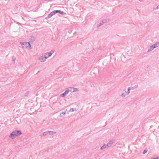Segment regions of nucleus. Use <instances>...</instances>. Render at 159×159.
<instances>
[{
  "label": "nucleus",
  "instance_id": "aec40b11",
  "mask_svg": "<svg viewBox=\"0 0 159 159\" xmlns=\"http://www.w3.org/2000/svg\"><path fill=\"white\" fill-rule=\"evenodd\" d=\"M74 111H76V109L75 108V109H74L73 108H71L70 110H69V112H73Z\"/></svg>",
  "mask_w": 159,
  "mask_h": 159
},
{
  "label": "nucleus",
  "instance_id": "6e6552de",
  "mask_svg": "<svg viewBox=\"0 0 159 159\" xmlns=\"http://www.w3.org/2000/svg\"><path fill=\"white\" fill-rule=\"evenodd\" d=\"M53 15H54L53 14V13H52V11L48 15V16L47 17L45 18V19H46L47 20L48 19L51 17Z\"/></svg>",
  "mask_w": 159,
  "mask_h": 159
},
{
  "label": "nucleus",
  "instance_id": "1a4fd4ad",
  "mask_svg": "<svg viewBox=\"0 0 159 159\" xmlns=\"http://www.w3.org/2000/svg\"><path fill=\"white\" fill-rule=\"evenodd\" d=\"M108 148V145L105 144L102 146V147L100 149L102 150L106 148Z\"/></svg>",
  "mask_w": 159,
  "mask_h": 159
},
{
  "label": "nucleus",
  "instance_id": "39448f33",
  "mask_svg": "<svg viewBox=\"0 0 159 159\" xmlns=\"http://www.w3.org/2000/svg\"><path fill=\"white\" fill-rule=\"evenodd\" d=\"M46 59H47V57L45 55L44 57L43 56L40 57L39 58V60L41 62H44L46 61Z\"/></svg>",
  "mask_w": 159,
  "mask_h": 159
},
{
  "label": "nucleus",
  "instance_id": "0eeeda50",
  "mask_svg": "<svg viewBox=\"0 0 159 159\" xmlns=\"http://www.w3.org/2000/svg\"><path fill=\"white\" fill-rule=\"evenodd\" d=\"M154 47L152 45V46H150L149 48H148V50L147 51V52H150V51L153 50L155 48H154Z\"/></svg>",
  "mask_w": 159,
  "mask_h": 159
},
{
  "label": "nucleus",
  "instance_id": "5701e85b",
  "mask_svg": "<svg viewBox=\"0 0 159 159\" xmlns=\"http://www.w3.org/2000/svg\"><path fill=\"white\" fill-rule=\"evenodd\" d=\"M153 10H156V9H159V5L158 6H157L156 7H153Z\"/></svg>",
  "mask_w": 159,
  "mask_h": 159
},
{
  "label": "nucleus",
  "instance_id": "b1692460",
  "mask_svg": "<svg viewBox=\"0 0 159 159\" xmlns=\"http://www.w3.org/2000/svg\"><path fill=\"white\" fill-rule=\"evenodd\" d=\"M148 151L146 149H144L143 151V154H145L146 153H147V152Z\"/></svg>",
  "mask_w": 159,
  "mask_h": 159
},
{
  "label": "nucleus",
  "instance_id": "f3484780",
  "mask_svg": "<svg viewBox=\"0 0 159 159\" xmlns=\"http://www.w3.org/2000/svg\"><path fill=\"white\" fill-rule=\"evenodd\" d=\"M48 131H46V132H44L43 133V135L44 136H45L46 135H48Z\"/></svg>",
  "mask_w": 159,
  "mask_h": 159
},
{
  "label": "nucleus",
  "instance_id": "7ed1b4c3",
  "mask_svg": "<svg viewBox=\"0 0 159 159\" xmlns=\"http://www.w3.org/2000/svg\"><path fill=\"white\" fill-rule=\"evenodd\" d=\"M69 92V90L67 89L65 92L61 94V96L63 97H65L68 93Z\"/></svg>",
  "mask_w": 159,
  "mask_h": 159
},
{
  "label": "nucleus",
  "instance_id": "393cba45",
  "mask_svg": "<svg viewBox=\"0 0 159 159\" xmlns=\"http://www.w3.org/2000/svg\"><path fill=\"white\" fill-rule=\"evenodd\" d=\"M120 95H121V96L123 97H124L125 96V95L124 94V93H122Z\"/></svg>",
  "mask_w": 159,
  "mask_h": 159
},
{
  "label": "nucleus",
  "instance_id": "bb28decb",
  "mask_svg": "<svg viewBox=\"0 0 159 159\" xmlns=\"http://www.w3.org/2000/svg\"><path fill=\"white\" fill-rule=\"evenodd\" d=\"M12 58L13 59V61H15V57H14H14H13Z\"/></svg>",
  "mask_w": 159,
  "mask_h": 159
},
{
  "label": "nucleus",
  "instance_id": "f8f14e48",
  "mask_svg": "<svg viewBox=\"0 0 159 159\" xmlns=\"http://www.w3.org/2000/svg\"><path fill=\"white\" fill-rule=\"evenodd\" d=\"M58 13L63 15H65L66 14V13L65 12L60 10H58Z\"/></svg>",
  "mask_w": 159,
  "mask_h": 159
},
{
  "label": "nucleus",
  "instance_id": "6ab92c4d",
  "mask_svg": "<svg viewBox=\"0 0 159 159\" xmlns=\"http://www.w3.org/2000/svg\"><path fill=\"white\" fill-rule=\"evenodd\" d=\"M78 89L76 88H73V91H70L72 92H74L76 91H78Z\"/></svg>",
  "mask_w": 159,
  "mask_h": 159
},
{
  "label": "nucleus",
  "instance_id": "cd10ccee",
  "mask_svg": "<svg viewBox=\"0 0 159 159\" xmlns=\"http://www.w3.org/2000/svg\"><path fill=\"white\" fill-rule=\"evenodd\" d=\"M76 32H75L73 34L74 35L75 34H76Z\"/></svg>",
  "mask_w": 159,
  "mask_h": 159
},
{
  "label": "nucleus",
  "instance_id": "4be33fe9",
  "mask_svg": "<svg viewBox=\"0 0 159 159\" xmlns=\"http://www.w3.org/2000/svg\"><path fill=\"white\" fill-rule=\"evenodd\" d=\"M58 10H54L52 11V13H53L54 15H55L58 12Z\"/></svg>",
  "mask_w": 159,
  "mask_h": 159
},
{
  "label": "nucleus",
  "instance_id": "2eb2a0df",
  "mask_svg": "<svg viewBox=\"0 0 159 159\" xmlns=\"http://www.w3.org/2000/svg\"><path fill=\"white\" fill-rule=\"evenodd\" d=\"M66 114V112H63L62 113H60V116L61 117H62L64 116Z\"/></svg>",
  "mask_w": 159,
  "mask_h": 159
},
{
  "label": "nucleus",
  "instance_id": "423d86ee",
  "mask_svg": "<svg viewBox=\"0 0 159 159\" xmlns=\"http://www.w3.org/2000/svg\"><path fill=\"white\" fill-rule=\"evenodd\" d=\"M35 37L33 35H32L31 36L29 39V42H33L35 41Z\"/></svg>",
  "mask_w": 159,
  "mask_h": 159
},
{
  "label": "nucleus",
  "instance_id": "4468645a",
  "mask_svg": "<svg viewBox=\"0 0 159 159\" xmlns=\"http://www.w3.org/2000/svg\"><path fill=\"white\" fill-rule=\"evenodd\" d=\"M109 19H103L102 21L104 23H106L108 22L109 21Z\"/></svg>",
  "mask_w": 159,
  "mask_h": 159
},
{
  "label": "nucleus",
  "instance_id": "9d476101",
  "mask_svg": "<svg viewBox=\"0 0 159 159\" xmlns=\"http://www.w3.org/2000/svg\"><path fill=\"white\" fill-rule=\"evenodd\" d=\"M152 45L154 48L158 47L159 46V42H157L153 44Z\"/></svg>",
  "mask_w": 159,
  "mask_h": 159
},
{
  "label": "nucleus",
  "instance_id": "f03ea898",
  "mask_svg": "<svg viewBox=\"0 0 159 159\" xmlns=\"http://www.w3.org/2000/svg\"><path fill=\"white\" fill-rule=\"evenodd\" d=\"M20 44L22 45V47L23 48H26L28 46L31 47V45L29 42H21Z\"/></svg>",
  "mask_w": 159,
  "mask_h": 159
},
{
  "label": "nucleus",
  "instance_id": "a211bd4d",
  "mask_svg": "<svg viewBox=\"0 0 159 159\" xmlns=\"http://www.w3.org/2000/svg\"><path fill=\"white\" fill-rule=\"evenodd\" d=\"M138 87V85H136L134 87H131L130 89L132 90H134V89Z\"/></svg>",
  "mask_w": 159,
  "mask_h": 159
},
{
  "label": "nucleus",
  "instance_id": "412c9836",
  "mask_svg": "<svg viewBox=\"0 0 159 159\" xmlns=\"http://www.w3.org/2000/svg\"><path fill=\"white\" fill-rule=\"evenodd\" d=\"M130 89H131L130 87H129L128 88L127 92V94H129V93H130Z\"/></svg>",
  "mask_w": 159,
  "mask_h": 159
},
{
  "label": "nucleus",
  "instance_id": "ddd939ff",
  "mask_svg": "<svg viewBox=\"0 0 159 159\" xmlns=\"http://www.w3.org/2000/svg\"><path fill=\"white\" fill-rule=\"evenodd\" d=\"M48 134L49 135H54L56 133L54 131H48Z\"/></svg>",
  "mask_w": 159,
  "mask_h": 159
},
{
  "label": "nucleus",
  "instance_id": "f257e3e1",
  "mask_svg": "<svg viewBox=\"0 0 159 159\" xmlns=\"http://www.w3.org/2000/svg\"><path fill=\"white\" fill-rule=\"evenodd\" d=\"M22 132L20 130H16L13 131L10 135L9 137L12 139H13L17 135L21 134Z\"/></svg>",
  "mask_w": 159,
  "mask_h": 159
},
{
  "label": "nucleus",
  "instance_id": "dca6fc26",
  "mask_svg": "<svg viewBox=\"0 0 159 159\" xmlns=\"http://www.w3.org/2000/svg\"><path fill=\"white\" fill-rule=\"evenodd\" d=\"M104 24V23H103V21H102L98 25H97V27L98 28H99L100 26L103 25Z\"/></svg>",
  "mask_w": 159,
  "mask_h": 159
},
{
  "label": "nucleus",
  "instance_id": "9b49d317",
  "mask_svg": "<svg viewBox=\"0 0 159 159\" xmlns=\"http://www.w3.org/2000/svg\"><path fill=\"white\" fill-rule=\"evenodd\" d=\"M113 142L112 140H110L108 142V143L107 144L108 145V147H109L111 146L112 144H113Z\"/></svg>",
  "mask_w": 159,
  "mask_h": 159
},
{
  "label": "nucleus",
  "instance_id": "a878e982",
  "mask_svg": "<svg viewBox=\"0 0 159 159\" xmlns=\"http://www.w3.org/2000/svg\"><path fill=\"white\" fill-rule=\"evenodd\" d=\"M29 93V92H27L26 93H25V95L27 96L28 95Z\"/></svg>",
  "mask_w": 159,
  "mask_h": 159
},
{
  "label": "nucleus",
  "instance_id": "c85d7f7f",
  "mask_svg": "<svg viewBox=\"0 0 159 159\" xmlns=\"http://www.w3.org/2000/svg\"><path fill=\"white\" fill-rule=\"evenodd\" d=\"M40 136H43V134H40Z\"/></svg>",
  "mask_w": 159,
  "mask_h": 159
},
{
  "label": "nucleus",
  "instance_id": "20e7f679",
  "mask_svg": "<svg viewBox=\"0 0 159 159\" xmlns=\"http://www.w3.org/2000/svg\"><path fill=\"white\" fill-rule=\"evenodd\" d=\"M54 51L51 50L50 52H47L45 53V56L47 57V58L51 56L52 54L54 52Z\"/></svg>",
  "mask_w": 159,
  "mask_h": 159
}]
</instances>
